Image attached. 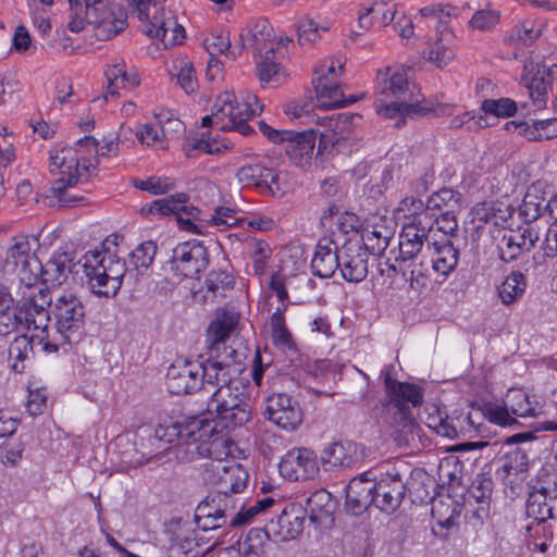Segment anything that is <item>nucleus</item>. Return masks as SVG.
I'll return each instance as SVG.
<instances>
[{
  "mask_svg": "<svg viewBox=\"0 0 557 557\" xmlns=\"http://www.w3.org/2000/svg\"><path fill=\"white\" fill-rule=\"evenodd\" d=\"M211 111L215 119V127L223 132L235 131L248 136L253 129L244 120L239 102L232 92L220 95L212 104Z\"/></svg>",
  "mask_w": 557,
  "mask_h": 557,
  "instance_id": "obj_13",
  "label": "nucleus"
},
{
  "mask_svg": "<svg viewBox=\"0 0 557 557\" xmlns=\"http://www.w3.org/2000/svg\"><path fill=\"white\" fill-rule=\"evenodd\" d=\"M182 431V424L174 422L172 419H165L156 428L154 434L149 441L151 444H157V449H160V451H166L168 445L181 438Z\"/></svg>",
  "mask_w": 557,
  "mask_h": 557,
  "instance_id": "obj_44",
  "label": "nucleus"
},
{
  "mask_svg": "<svg viewBox=\"0 0 557 557\" xmlns=\"http://www.w3.org/2000/svg\"><path fill=\"white\" fill-rule=\"evenodd\" d=\"M20 325H23L20 302L15 306L14 310L10 309L0 313V336H8L15 332Z\"/></svg>",
  "mask_w": 557,
  "mask_h": 557,
  "instance_id": "obj_58",
  "label": "nucleus"
},
{
  "mask_svg": "<svg viewBox=\"0 0 557 557\" xmlns=\"http://www.w3.org/2000/svg\"><path fill=\"white\" fill-rule=\"evenodd\" d=\"M199 424V436L194 443L197 454L202 458L216 461V465H223V461L232 454V441L219 429L211 431L213 423L208 419L200 420Z\"/></svg>",
  "mask_w": 557,
  "mask_h": 557,
  "instance_id": "obj_14",
  "label": "nucleus"
},
{
  "mask_svg": "<svg viewBox=\"0 0 557 557\" xmlns=\"http://www.w3.org/2000/svg\"><path fill=\"white\" fill-rule=\"evenodd\" d=\"M207 290L212 293L214 297H225L226 292L234 288V277L226 271L212 270L206 277Z\"/></svg>",
  "mask_w": 557,
  "mask_h": 557,
  "instance_id": "obj_49",
  "label": "nucleus"
},
{
  "mask_svg": "<svg viewBox=\"0 0 557 557\" xmlns=\"http://www.w3.org/2000/svg\"><path fill=\"white\" fill-rule=\"evenodd\" d=\"M207 414L213 423L211 431H232L246 424L251 419V408L244 387L236 383L214 389L207 403Z\"/></svg>",
  "mask_w": 557,
  "mask_h": 557,
  "instance_id": "obj_3",
  "label": "nucleus"
},
{
  "mask_svg": "<svg viewBox=\"0 0 557 557\" xmlns=\"http://www.w3.org/2000/svg\"><path fill=\"white\" fill-rule=\"evenodd\" d=\"M393 235L388 227L375 225L362 234L360 242L370 255L380 256L387 249Z\"/></svg>",
  "mask_w": 557,
  "mask_h": 557,
  "instance_id": "obj_41",
  "label": "nucleus"
},
{
  "mask_svg": "<svg viewBox=\"0 0 557 557\" xmlns=\"http://www.w3.org/2000/svg\"><path fill=\"white\" fill-rule=\"evenodd\" d=\"M107 243L101 244V250L87 251L82 268L96 296L113 298L122 287L127 268L124 260L107 248Z\"/></svg>",
  "mask_w": 557,
  "mask_h": 557,
  "instance_id": "obj_1",
  "label": "nucleus"
},
{
  "mask_svg": "<svg viewBox=\"0 0 557 557\" xmlns=\"http://www.w3.org/2000/svg\"><path fill=\"white\" fill-rule=\"evenodd\" d=\"M278 470L289 481L311 480L319 473L318 457L309 448H293L283 456Z\"/></svg>",
  "mask_w": 557,
  "mask_h": 557,
  "instance_id": "obj_11",
  "label": "nucleus"
},
{
  "mask_svg": "<svg viewBox=\"0 0 557 557\" xmlns=\"http://www.w3.org/2000/svg\"><path fill=\"white\" fill-rule=\"evenodd\" d=\"M381 95L385 100L397 99L407 100L409 92V83L407 74L404 71H396L381 84Z\"/></svg>",
  "mask_w": 557,
  "mask_h": 557,
  "instance_id": "obj_43",
  "label": "nucleus"
},
{
  "mask_svg": "<svg viewBox=\"0 0 557 557\" xmlns=\"http://www.w3.org/2000/svg\"><path fill=\"white\" fill-rule=\"evenodd\" d=\"M455 58V50L443 44V39L435 42L430 50L428 59L438 67L446 66Z\"/></svg>",
  "mask_w": 557,
  "mask_h": 557,
  "instance_id": "obj_61",
  "label": "nucleus"
},
{
  "mask_svg": "<svg viewBox=\"0 0 557 557\" xmlns=\"http://www.w3.org/2000/svg\"><path fill=\"white\" fill-rule=\"evenodd\" d=\"M481 109L485 114L496 117L513 116L517 112V103L510 98L485 99L481 103Z\"/></svg>",
  "mask_w": 557,
  "mask_h": 557,
  "instance_id": "obj_52",
  "label": "nucleus"
},
{
  "mask_svg": "<svg viewBox=\"0 0 557 557\" xmlns=\"http://www.w3.org/2000/svg\"><path fill=\"white\" fill-rule=\"evenodd\" d=\"M456 214L457 212H442L432 221L433 231L436 230L443 233V237H449L453 240V237L456 236V232L458 231Z\"/></svg>",
  "mask_w": 557,
  "mask_h": 557,
  "instance_id": "obj_57",
  "label": "nucleus"
},
{
  "mask_svg": "<svg viewBox=\"0 0 557 557\" xmlns=\"http://www.w3.org/2000/svg\"><path fill=\"white\" fill-rule=\"evenodd\" d=\"M5 260L15 267L21 265V283L32 287L38 282V274L35 270L39 268V260L34 255H30V244L27 238L23 237L11 246L7 250Z\"/></svg>",
  "mask_w": 557,
  "mask_h": 557,
  "instance_id": "obj_25",
  "label": "nucleus"
},
{
  "mask_svg": "<svg viewBox=\"0 0 557 557\" xmlns=\"http://www.w3.org/2000/svg\"><path fill=\"white\" fill-rule=\"evenodd\" d=\"M200 377L202 387L210 385L216 388L232 386L238 381L234 376L235 368L220 361H212L199 356Z\"/></svg>",
  "mask_w": 557,
  "mask_h": 557,
  "instance_id": "obj_31",
  "label": "nucleus"
},
{
  "mask_svg": "<svg viewBox=\"0 0 557 557\" xmlns=\"http://www.w3.org/2000/svg\"><path fill=\"white\" fill-rule=\"evenodd\" d=\"M525 513L537 524L549 519L557 518V484H545L537 481L529 484V493L525 502Z\"/></svg>",
  "mask_w": 557,
  "mask_h": 557,
  "instance_id": "obj_8",
  "label": "nucleus"
},
{
  "mask_svg": "<svg viewBox=\"0 0 557 557\" xmlns=\"http://www.w3.org/2000/svg\"><path fill=\"white\" fill-rule=\"evenodd\" d=\"M236 176L242 184L255 187L262 195L280 197L284 194L280 174L262 163L245 164L238 169Z\"/></svg>",
  "mask_w": 557,
  "mask_h": 557,
  "instance_id": "obj_16",
  "label": "nucleus"
},
{
  "mask_svg": "<svg viewBox=\"0 0 557 557\" xmlns=\"http://www.w3.org/2000/svg\"><path fill=\"white\" fill-rule=\"evenodd\" d=\"M478 409L482 417L496 425L511 426L517 423L516 418L511 416L505 404L502 406L493 401H485Z\"/></svg>",
  "mask_w": 557,
  "mask_h": 557,
  "instance_id": "obj_47",
  "label": "nucleus"
},
{
  "mask_svg": "<svg viewBox=\"0 0 557 557\" xmlns=\"http://www.w3.org/2000/svg\"><path fill=\"white\" fill-rule=\"evenodd\" d=\"M264 414L286 431H295L302 422L299 403L285 393H273L267 398Z\"/></svg>",
  "mask_w": 557,
  "mask_h": 557,
  "instance_id": "obj_12",
  "label": "nucleus"
},
{
  "mask_svg": "<svg viewBox=\"0 0 557 557\" xmlns=\"http://www.w3.org/2000/svg\"><path fill=\"white\" fill-rule=\"evenodd\" d=\"M34 341L35 336L23 334L16 336L9 345V361L14 372L23 373L25 371L26 362L34 355Z\"/></svg>",
  "mask_w": 557,
  "mask_h": 557,
  "instance_id": "obj_35",
  "label": "nucleus"
},
{
  "mask_svg": "<svg viewBox=\"0 0 557 557\" xmlns=\"http://www.w3.org/2000/svg\"><path fill=\"white\" fill-rule=\"evenodd\" d=\"M363 472L350 480L346 487L345 508L352 516L362 515L371 505L374 506L373 475Z\"/></svg>",
  "mask_w": 557,
  "mask_h": 557,
  "instance_id": "obj_21",
  "label": "nucleus"
},
{
  "mask_svg": "<svg viewBox=\"0 0 557 557\" xmlns=\"http://www.w3.org/2000/svg\"><path fill=\"white\" fill-rule=\"evenodd\" d=\"M273 37V28L265 18L255 22L245 34H240V49L245 47L252 48L256 52H261L267 48Z\"/></svg>",
  "mask_w": 557,
  "mask_h": 557,
  "instance_id": "obj_36",
  "label": "nucleus"
},
{
  "mask_svg": "<svg viewBox=\"0 0 557 557\" xmlns=\"http://www.w3.org/2000/svg\"><path fill=\"white\" fill-rule=\"evenodd\" d=\"M166 387L174 395L191 394L201 389L198 361H185L182 366L172 364L166 373Z\"/></svg>",
  "mask_w": 557,
  "mask_h": 557,
  "instance_id": "obj_24",
  "label": "nucleus"
},
{
  "mask_svg": "<svg viewBox=\"0 0 557 557\" xmlns=\"http://www.w3.org/2000/svg\"><path fill=\"white\" fill-rule=\"evenodd\" d=\"M522 82L528 89L530 99L535 110H542L547 104V92L550 88V79L546 77L545 69L530 70L523 77Z\"/></svg>",
  "mask_w": 557,
  "mask_h": 557,
  "instance_id": "obj_33",
  "label": "nucleus"
},
{
  "mask_svg": "<svg viewBox=\"0 0 557 557\" xmlns=\"http://www.w3.org/2000/svg\"><path fill=\"white\" fill-rule=\"evenodd\" d=\"M502 462V467L497 469L496 475L506 486L512 485L513 475L519 476L527 473L530 465L527 453L520 447L507 451L503 456Z\"/></svg>",
  "mask_w": 557,
  "mask_h": 557,
  "instance_id": "obj_32",
  "label": "nucleus"
},
{
  "mask_svg": "<svg viewBox=\"0 0 557 557\" xmlns=\"http://www.w3.org/2000/svg\"><path fill=\"white\" fill-rule=\"evenodd\" d=\"M273 512L276 516V519H271L267 525L264 527V533L268 537L271 535L277 536L281 539V532L284 530H288L290 525L292 512L282 509L281 507L275 508Z\"/></svg>",
  "mask_w": 557,
  "mask_h": 557,
  "instance_id": "obj_56",
  "label": "nucleus"
},
{
  "mask_svg": "<svg viewBox=\"0 0 557 557\" xmlns=\"http://www.w3.org/2000/svg\"><path fill=\"white\" fill-rule=\"evenodd\" d=\"M169 18L164 17V13L154 14L152 18L149 21L148 25L144 29V33L150 38H159L163 39L166 37Z\"/></svg>",
  "mask_w": 557,
  "mask_h": 557,
  "instance_id": "obj_63",
  "label": "nucleus"
},
{
  "mask_svg": "<svg viewBox=\"0 0 557 557\" xmlns=\"http://www.w3.org/2000/svg\"><path fill=\"white\" fill-rule=\"evenodd\" d=\"M548 184L545 181L537 180L527 189V193L519 206V215L528 226L545 212L543 202L548 194Z\"/></svg>",
  "mask_w": 557,
  "mask_h": 557,
  "instance_id": "obj_30",
  "label": "nucleus"
},
{
  "mask_svg": "<svg viewBox=\"0 0 557 557\" xmlns=\"http://www.w3.org/2000/svg\"><path fill=\"white\" fill-rule=\"evenodd\" d=\"M393 366L382 371L384 388L387 399L384 403L401 408H417L423 403V388L417 384L400 382L392 377Z\"/></svg>",
  "mask_w": 557,
  "mask_h": 557,
  "instance_id": "obj_20",
  "label": "nucleus"
},
{
  "mask_svg": "<svg viewBox=\"0 0 557 557\" xmlns=\"http://www.w3.org/2000/svg\"><path fill=\"white\" fill-rule=\"evenodd\" d=\"M22 89L20 81L12 73L0 75V106L5 104L7 97L12 98L16 92Z\"/></svg>",
  "mask_w": 557,
  "mask_h": 557,
  "instance_id": "obj_62",
  "label": "nucleus"
},
{
  "mask_svg": "<svg viewBox=\"0 0 557 557\" xmlns=\"http://www.w3.org/2000/svg\"><path fill=\"white\" fill-rule=\"evenodd\" d=\"M494 483L492 478L486 473H480L472 481L469 488V495L476 503H487L493 494Z\"/></svg>",
  "mask_w": 557,
  "mask_h": 557,
  "instance_id": "obj_54",
  "label": "nucleus"
},
{
  "mask_svg": "<svg viewBox=\"0 0 557 557\" xmlns=\"http://www.w3.org/2000/svg\"><path fill=\"white\" fill-rule=\"evenodd\" d=\"M527 288V278L520 271H512L498 287L502 302L509 306L522 297Z\"/></svg>",
  "mask_w": 557,
  "mask_h": 557,
  "instance_id": "obj_40",
  "label": "nucleus"
},
{
  "mask_svg": "<svg viewBox=\"0 0 557 557\" xmlns=\"http://www.w3.org/2000/svg\"><path fill=\"white\" fill-rule=\"evenodd\" d=\"M50 166L60 170V177L46 190L45 197L59 207H72L84 201L85 197L73 193L72 189L89 172V165L85 164V160L81 162L72 148H62L50 156Z\"/></svg>",
  "mask_w": 557,
  "mask_h": 557,
  "instance_id": "obj_2",
  "label": "nucleus"
},
{
  "mask_svg": "<svg viewBox=\"0 0 557 557\" xmlns=\"http://www.w3.org/2000/svg\"><path fill=\"white\" fill-rule=\"evenodd\" d=\"M126 65L124 62H120L113 64L106 71V77L108 81L107 94L104 98L107 99L109 96L117 95V90L120 89V81L125 75Z\"/></svg>",
  "mask_w": 557,
  "mask_h": 557,
  "instance_id": "obj_60",
  "label": "nucleus"
},
{
  "mask_svg": "<svg viewBox=\"0 0 557 557\" xmlns=\"http://www.w3.org/2000/svg\"><path fill=\"white\" fill-rule=\"evenodd\" d=\"M227 146L220 144L215 139L194 138L191 141L186 143L184 146L185 154L188 158L195 157L194 151H201L208 154H218Z\"/></svg>",
  "mask_w": 557,
  "mask_h": 557,
  "instance_id": "obj_55",
  "label": "nucleus"
},
{
  "mask_svg": "<svg viewBox=\"0 0 557 557\" xmlns=\"http://www.w3.org/2000/svg\"><path fill=\"white\" fill-rule=\"evenodd\" d=\"M177 83L186 94H191L197 88V79L191 64H184L177 73Z\"/></svg>",
  "mask_w": 557,
  "mask_h": 557,
  "instance_id": "obj_64",
  "label": "nucleus"
},
{
  "mask_svg": "<svg viewBox=\"0 0 557 557\" xmlns=\"http://www.w3.org/2000/svg\"><path fill=\"white\" fill-rule=\"evenodd\" d=\"M366 447L352 441H338L325 447L321 463L326 471L351 469L363 460Z\"/></svg>",
  "mask_w": 557,
  "mask_h": 557,
  "instance_id": "obj_18",
  "label": "nucleus"
},
{
  "mask_svg": "<svg viewBox=\"0 0 557 557\" xmlns=\"http://www.w3.org/2000/svg\"><path fill=\"white\" fill-rule=\"evenodd\" d=\"M341 248L329 238H321L311 260V270L314 276L321 278L332 277L339 270Z\"/></svg>",
  "mask_w": 557,
  "mask_h": 557,
  "instance_id": "obj_28",
  "label": "nucleus"
},
{
  "mask_svg": "<svg viewBox=\"0 0 557 557\" xmlns=\"http://www.w3.org/2000/svg\"><path fill=\"white\" fill-rule=\"evenodd\" d=\"M86 15L88 24L97 27L98 35L102 39L114 37L128 26L126 9L119 3H109L108 0L87 8Z\"/></svg>",
  "mask_w": 557,
  "mask_h": 557,
  "instance_id": "obj_7",
  "label": "nucleus"
},
{
  "mask_svg": "<svg viewBox=\"0 0 557 557\" xmlns=\"http://www.w3.org/2000/svg\"><path fill=\"white\" fill-rule=\"evenodd\" d=\"M49 289L40 288L37 295H32L28 299L20 301V313L22 323L26 330H36L40 334H46L52 319L49 304Z\"/></svg>",
  "mask_w": 557,
  "mask_h": 557,
  "instance_id": "obj_17",
  "label": "nucleus"
},
{
  "mask_svg": "<svg viewBox=\"0 0 557 557\" xmlns=\"http://www.w3.org/2000/svg\"><path fill=\"white\" fill-rule=\"evenodd\" d=\"M187 201L188 196L185 193H177L170 197L156 199L150 203L143 206L140 209V213L144 216H166L171 214H186V218L197 219L200 213V210L193 205H186Z\"/></svg>",
  "mask_w": 557,
  "mask_h": 557,
  "instance_id": "obj_26",
  "label": "nucleus"
},
{
  "mask_svg": "<svg viewBox=\"0 0 557 557\" xmlns=\"http://www.w3.org/2000/svg\"><path fill=\"white\" fill-rule=\"evenodd\" d=\"M428 246L433 249L431 259L433 271L446 278L458 264L459 249L449 237L432 238Z\"/></svg>",
  "mask_w": 557,
  "mask_h": 557,
  "instance_id": "obj_29",
  "label": "nucleus"
},
{
  "mask_svg": "<svg viewBox=\"0 0 557 557\" xmlns=\"http://www.w3.org/2000/svg\"><path fill=\"white\" fill-rule=\"evenodd\" d=\"M419 230L413 226H403L398 240V255L396 262H407L413 260L422 250L426 242L424 233H418Z\"/></svg>",
  "mask_w": 557,
  "mask_h": 557,
  "instance_id": "obj_34",
  "label": "nucleus"
},
{
  "mask_svg": "<svg viewBox=\"0 0 557 557\" xmlns=\"http://www.w3.org/2000/svg\"><path fill=\"white\" fill-rule=\"evenodd\" d=\"M157 249V244L152 240H146L139 244L129 253V264L138 272H140L141 269L147 270L154 260Z\"/></svg>",
  "mask_w": 557,
  "mask_h": 557,
  "instance_id": "obj_50",
  "label": "nucleus"
},
{
  "mask_svg": "<svg viewBox=\"0 0 557 557\" xmlns=\"http://www.w3.org/2000/svg\"><path fill=\"white\" fill-rule=\"evenodd\" d=\"M53 327L63 344L78 338L85 326L86 309L83 301L73 293H62L49 298Z\"/></svg>",
  "mask_w": 557,
  "mask_h": 557,
  "instance_id": "obj_5",
  "label": "nucleus"
},
{
  "mask_svg": "<svg viewBox=\"0 0 557 557\" xmlns=\"http://www.w3.org/2000/svg\"><path fill=\"white\" fill-rule=\"evenodd\" d=\"M166 264L180 280L198 278L209 265V252L201 242H183L175 246Z\"/></svg>",
  "mask_w": 557,
  "mask_h": 557,
  "instance_id": "obj_6",
  "label": "nucleus"
},
{
  "mask_svg": "<svg viewBox=\"0 0 557 557\" xmlns=\"http://www.w3.org/2000/svg\"><path fill=\"white\" fill-rule=\"evenodd\" d=\"M290 136H286L283 145L289 160L299 168H306L311 163L317 133L309 128L302 132L289 131Z\"/></svg>",
  "mask_w": 557,
  "mask_h": 557,
  "instance_id": "obj_27",
  "label": "nucleus"
},
{
  "mask_svg": "<svg viewBox=\"0 0 557 557\" xmlns=\"http://www.w3.org/2000/svg\"><path fill=\"white\" fill-rule=\"evenodd\" d=\"M369 255L360 240H347L341 247L339 271L342 277L349 283L362 282L369 272Z\"/></svg>",
  "mask_w": 557,
  "mask_h": 557,
  "instance_id": "obj_19",
  "label": "nucleus"
},
{
  "mask_svg": "<svg viewBox=\"0 0 557 557\" xmlns=\"http://www.w3.org/2000/svg\"><path fill=\"white\" fill-rule=\"evenodd\" d=\"M207 352L203 354L205 358L212 361H220L227 363L228 366L235 367L237 363V351L231 346L226 345V342L219 343H207Z\"/></svg>",
  "mask_w": 557,
  "mask_h": 557,
  "instance_id": "obj_53",
  "label": "nucleus"
},
{
  "mask_svg": "<svg viewBox=\"0 0 557 557\" xmlns=\"http://www.w3.org/2000/svg\"><path fill=\"white\" fill-rule=\"evenodd\" d=\"M461 208L460 193L451 188H442L429 197L426 202L428 210H438L442 212H459Z\"/></svg>",
  "mask_w": 557,
  "mask_h": 557,
  "instance_id": "obj_42",
  "label": "nucleus"
},
{
  "mask_svg": "<svg viewBox=\"0 0 557 557\" xmlns=\"http://www.w3.org/2000/svg\"><path fill=\"white\" fill-rule=\"evenodd\" d=\"M375 112L385 119H394L395 127L401 128L406 125L405 110L403 100L391 99H377L374 102Z\"/></svg>",
  "mask_w": 557,
  "mask_h": 557,
  "instance_id": "obj_48",
  "label": "nucleus"
},
{
  "mask_svg": "<svg viewBox=\"0 0 557 557\" xmlns=\"http://www.w3.org/2000/svg\"><path fill=\"white\" fill-rule=\"evenodd\" d=\"M331 494L324 490L314 492L307 500V511L312 522H320L332 513Z\"/></svg>",
  "mask_w": 557,
  "mask_h": 557,
  "instance_id": "obj_46",
  "label": "nucleus"
},
{
  "mask_svg": "<svg viewBox=\"0 0 557 557\" xmlns=\"http://www.w3.org/2000/svg\"><path fill=\"white\" fill-rule=\"evenodd\" d=\"M317 77L312 79L315 89L318 106L321 109H335L352 104L360 100L363 96H350L345 98L341 89L339 83L334 76H329L322 69L321 74H315Z\"/></svg>",
  "mask_w": 557,
  "mask_h": 557,
  "instance_id": "obj_23",
  "label": "nucleus"
},
{
  "mask_svg": "<svg viewBox=\"0 0 557 557\" xmlns=\"http://www.w3.org/2000/svg\"><path fill=\"white\" fill-rule=\"evenodd\" d=\"M537 240L539 234L532 226L505 233L496 244L498 258L504 263L522 260L535 247Z\"/></svg>",
  "mask_w": 557,
  "mask_h": 557,
  "instance_id": "obj_15",
  "label": "nucleus"
},
{
  "mask_svg": "<svg viewBox=\"0 0 557 557\" xmlns=\"http://www.w3.org/2000/svg\"><path fill=\"white\" fill-rule=\"evenodd\" d=\"M211 483L222 493L237 494L245 490L249 474L246 469L235 461L230 465H211V469L206 470Z\"/></svg>",
  "mask_w": 557,
  "mask_h": 557,
  "instance_id": "obj_22",
  "label": "nucleus"
},
{
  "mask_svg": "<svg viewBox=\"0 0 557 557\" xmlns=\"http://www.w3.org/2000/svg\"><path fill=\"white\" fill-rule=\"evenodd\" d=\"M76 251L59 249L53 252L50 259L36 268L35 272L38 274V281L52 286L62 285L71 273H78V267H82L84 259L76 260Z\"/></svg>",
  "mask_w": 557,
  "mask_h": 557,
  "instance_id": "obj_10",
  "label": "nucleus"
},
{
  "mask_svg": "<svg viewBox=\"0 0 557 557\" xmlns=\"http://www.w3.org/2000/svg\"><path fill=\"white\" fill-rule=\"evenodd\" d=\"M284 308H277L276 311L272 314L270 320L271 326V336L273 344L285 351L297 352L296 343L293 339V336L285 324Z\"/></svg>",
  "mask_w": 557,
  "mask_h": 557,
  "instance_id": "obj_39",
  "label": "nucleus"
},
{
  "mask_svg": "<svg viewBox=\"0 0 557 557\" xmlns=\"http://www.w3.org/2000/svg\"><path fill=\"white\" fill-rule=\"evenodd\" d=\"M499 22V13L493 10H479L470 20V26L479 30L492 29Z\"/></svg>",
  "mask_w": 557,
  "mask_h": 557,
  "instance_id": "obj_59",
  "label": "nucleus"
},
{
  "mask_svg": "<svg viewBox=\"0 0 557 557\" xmlns=\"http://www.w3.org/2000/svg\"><path fill=\"white\" fill-rule=\"evenodd\" d=\"M414 470L403 460L382 463L373 474L374 507L392 515L401 506L408 488V480Z\"/></svg>",
  "mask_w": 557,
  "mask_h": 557,
  "instance_id": "obj_4",
  "label": "nucleus"
},
{
  "mask_svg": "<svg viewBox=\"0 0 557 557\" xmlns=\"http://www.w3.org/2000/svg\"><path fill=\"white\" fill-rule=\"evenodd\" d=\"M504 404L512 417H536L541 413V407L532 405L530 396L521 388H511L507 392Z\"/></svg>",
  "mask_w": 557,
  "mask_h": 557,
  "instance_id": "obj_37",
  "label": "nucleus"
},
{
  "mask_svg": "<svg viewBox=\"0 0 557 557\" xmlns=\"http://www.w3.org/2000/svg\"><path fill=\"white\" fill-rule=\"evenodd\" d=\"M238 324V315L231 311H222L210 323L207 330V343L227 342Z\"/></svg>",
  "mask_w": 557,
  "mask_h": 557,
  "instance_id": "obj_38",
  "label": "nucleus"
},
{
  "mask_svg": "<svg viewBox=\"0 0 557 557\" xmlns=\"http://www.w3.org/2000/svg\"><path fill=\"white\" fill-rule=\"evenodd\" d=\"M409 268H411L409 271H403V277L409 284L410 289L422 293L428 288L430 282L428 264L422 261L413 262Z\"/></svg>",
  "mask_w": 557,
  "mask_h": 557,
  "instance_id": "obj_51",
  "label": "nucleus"
},
{
  "mask_svg": "<svg viewBox=\"0 0 557 557\" xmlns=\"http://www.w3.org/2000/svg\"><path fill=\"white\" fill-rule=\"evenodd\" d=\"M377 422L385 428L399 445H408L419 426L409 408L395 407L382 401Z\"/></svg>",
  "mask_w": 557,
  "mask_h": 557,
  "instance_id": "obj_9",
  "label": "nucleus"
},
{
  "mask_svg": "<svg viewBox=\"0 0 557 557\" xmlns=\"http://www.w3.org/2000/svg\"><path fill=\"white\" fill-rule=\"evenodd\" d=\"M274 48L270 47L257 63V75L261 83L280 84L284 77L281 64L274 61Z\"/></svg>",
  "mask_w": 557,
  "mask_h": 557,
  "instance_id": "obj_45",
  "label": "nucleus"
}]
</instances>
